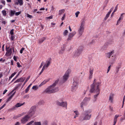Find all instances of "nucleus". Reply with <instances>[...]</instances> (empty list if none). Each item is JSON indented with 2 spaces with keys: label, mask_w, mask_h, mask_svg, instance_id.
I'll use <instances>...</instances> for the list:
<instances>
[{
  "label": "nucleus",
  "mask_w": 125,
  "mask_h": 125,
  "mask_svg": "<svg viewBox=\"0 0 125 125\" xmlns=\"http://www.w3.org/2000/svg\"><path fill=\"white\" fill-rule=\"evenodd\" d=\"M96 81V79H94L93 84L91 85V88L90 90V92L91 93L96 94L94 96V102L96 101L97 97L100 94V90L99 87L100 83L99 82H97Z\"/></svg>",
  "instance_id": "1"
},
{
  "label": "nucleus",
  "mask_w": 125,
  "mask_h": 125,
  "mask_svg": "<svg viewBox=\"0 0 125 125\" xmlns=\"http://www.w3.org/2000/svg\"><path fill=\"white\" fill-rule=\"evenodd\" d=\"M92 112L91 109H89L86 110L83 113L80 118V120L81 121L84 120H89L91 116V115H89V114Z\"/></svg>",
  "instance_id": "2"
},
{
  "label": "nucleus",
  "mask_w": 125,
  "mask_h": 125,
  "mask_svg": "<svg viewBox=\"0 0 125 125\" xmlns=\"http://www.w3.org/2000/svg\"><path fill=\"white\" fill-rule=\"evenodd\" d=\"M55 91V83L48 86L45 90L47 93L51 94L54 93Z\"/></svg>",
  "instance_id": "3"
},
{
  "label": "nucleus",
  "mask_w": 125,
  "mask_h": 125,
  "mask_svg": "<svg viewBox=\"0 0 125 125\" xmlns=\"http://www.w3.org/2000/svg\"><path fill=\"white\" fill-rule=\"evenodd\" d=\"M70 70H67L65 72L64 75L63 76L62 79V80L61 82L62 83H63L67 81L68 78L70 74Z\"/></svg>",
  "instance_id": "4"
},
{
  "label": "nucleus",
  "mask_w": 125,
  "mask_h": 125,
  "mask_svg": "<svg viewBox=\"0 0 125 125\" xmlns=\"http://www.w3.org/2000/svg\"><path fill=\"white\" fill-rule=\"evenodd\" d=\"M36 108V107L35 106H32L31 107L27 115L30 116V117L33 115L35 113Z\"/></svg>",
  "instance_id": "5"
},
{
  "label": "nucleus",
  "mask_w": 125,
  "mask_h": 125,
  "mask_svg": "<svg viewBox=\"0 0 125 125\" xmlns=\"http://www.w3.org/2000/svg\"><path fill=\"white\" fill-rule=\"evenodd\" d=\"M31 118L30 116L28 115H26L22 117L21 120V124H24L28 121L29 119Z\"/></svg>",
  "instance_id": "6"
},
{
  "label": "nucleus",
  "mask_w": 125,
  "mask_h": 125,
  "mask_svg": "<svg viewBox=\"0 0 125 125\" xmlns=\"http://www.w3.org/2000/svg\"><path fill=\"white\" fill-rule=\"evenodd\" d=\"M56 103L58 105L63 107H65L66 109H67V103L66 102H64L60 103L59 101H57Z\"/></svg>",
  "instance_id": "7"
},
{
  "label": "nucleus",
  "mask_w": 125,
  "mask_h": 125,
  "mask_svg": "<svg viewBox=\"0 0 125 125\" xmlns=\"http://www.w3.org/2000/svg\"><path fill=\"white\" fill-rule=\"evenodd\" d=\"M82 50H77L74 52V55L75 57L79 56L81 53Z\"/></svg>",
  "instance_id": "8"
},
{
  "label": "nucleus",
  "mask_w": 125,
  "mask_h": 125,
  "mask_svg": "<svg viewBox=\"0 0 125 125\" xmlns=\"http://www.w3.org/2000/svg\"><path fill=\"white\" fill-rule=\"evenodd\" d=\"M76 33V32L75 31L70 33L69 34L68 38L67 39V40L69 41L71 40Z\"/></svg>",
  "instance_id": "9"
},
{
  "label": "nucleus",
  "mask_w": 125,
  "mask_h": 125,
  "mask_svg": "<svg viewBox=\"0 0 125 125\" xmlns=\"http://www.w3.org/2000/svg\"><path fill=\"white\" fill-rule=\"evenodd\" d=\"M84 27L80 26V28L78 30L79 36H80L82 35L83 33L84 30Z\"/></svg>",
  "instance_id": "10"
},
{
  "label": "nucleus",
  "mask_w": 125,
  "mask_h": 125,
  "mask_svg": "<svg viewBox=\"0 0 125 125\" xmlns=\"http://www.w3.org/2000/svg\"><path fill=\"white\" fill-rule=\"evenodd\" d=\"M6 51L5 55L7 56H10L12 53V48L9 47L6 48Z\"/></svg>",
  "instance_id": "11"
},
{
  "label": "nucleus",
  "mask_w": 125,
  "mask_h": 125,
  "mask_svg": "<svg viewBox=\"0 0 125 125\" xmlns=\"http://www.w3.org/2000/svg\"><path fill=\"white\" fill-rule=\"evenodd\" d=\"M113 42L111 41L106 42L104 45L103 48L104 49H106L108 46L112 44Z\"/></svg>",
  "instance_id": "12"
},
{
  "label": "nucleus",
  "mask_w": 125,
  "mask_h": 125,
  "mask_svg": "<svg viewBox=\"0 0 125 125\" xmlns=\"http://www.w3.org/2000/svg\"><path fill=\"white\" fill-rule=\"evenodd\" d=\"M114 96V94L111 93L109 96V100L112 103L113 101Z\"/></svg>",
  "instance_id": "13"
},
{
  "label": "nucleus",
  "mask_w": 125,
  "mask_h": 125,
  "mask_svg": "<svg viewBox=\"0 0 125 125\" xmlns=\"http://www.w3.org/2000/svg\"><path fill=\"white\" fill-rule=\"evenodd\" d=\"M90 98H87V97H85L84 98V101L83 102H82V103H81V107L82 108H83V106L84 105H85V102H84V101H87L88 100H90Z\"/></svg>",
  "instance_id": "14"
},
{
  "label": "nucleus",
  "mask_w": 125,
  "mask_h": 125,
  "mask_svg": "<svg viewBox=\"0 0 125 125\" xmlns=\"http://www.w3.org/2000/svg\"><path fill=\"white\" fill-rule=\"evenodd\" d=\"M114 51H112L111 52L107 53L106 54V57L109 58H110L111 56L114 53Z\"/></svg>",
  "instance_id": "15"
},
{
  "label": "nucleus",
  "mask_w": 125,
  "mask_h": 125,
  "mask_svg": "<svg viewBox=\"0 0 125 125\" xmlns=\"http://www.w3.org/2000/svg\"><path fill=\"white\" fill-rule=\"evenodd\" d=\"M25 79V77H21L19 79H18L17 80L15 81L14 82V83H18L19 82H23Z\"/></svg>",
  "instance_id": "16"
},
{
  "label": "nucleus",
  "mask_w": 125,
  "mask_h": 125,
  "mask_svg": "<svg viewBox=\"0 0 125 125\" xmlns=\"http://www.w3.org/2000/svg\"><path fill=\"white\" fill-rule=\"evenodd\" d=\"M18 2L15 1V4L16 5H18L19 4L20 5H22L23 4V0H17Z\"/></svg>",
  "instance_id": "17"
},
{
  "label": "nucleus",
  "mask_w": 125,
  "mask_h": 125,
  "mask_svg": "<svg viewBox=\"0 0 125 125\" xmlns=\"http://www.w3.org/2000/svg\"><path fill=\"white\" fill-rule=\"evenodd\" d=\"M24 103L22 104L21 103H17L12 108L13 109H14L15 108V107L18 108L20 107L22 105L24 104Z\"/></svg>",
  "instance_id": "18"
},
{
  "label": "nucleus",
  "mask_w": 125,
  "mask_h": 125,
  "mask_svg": "<svg viewBox=\"0 0 125 125\" xmlns=\"http://www.w3.org/2000/svg\"><path fill=\"white\" fill-rule=\"evenodd\" d=\"M121 65L119 64L116 67L115 74L117 73H118V72L119 71L120 69L121 68Z\"/></svg>",
  "instance_id": "19"
},
{
  "label": "nucleus",
  "mask_w": 125,
  "mask_h": 125,
  "mask_svg": "<svg viewBox=\"0 0 125 125\" xmlns=\"http://www.w3.org/2000/svg\"><path fill=\"white\" fill-rule=\"evenodd\" d=\"M49 80V79H47L44 80L43 82H42L40 84L39 86L41 87L42 85L45 84L47 82H48Z\"/></svg>",
  "instance_id": "20"
},
{
  "label": "nucleus",
  "mask_w": 125,
  "mask_h": 125,
  "mask_svg": "<svg viewBox=\"0 0 125 125\" xmlns=\"http://www.w3.org/2000/svg\"><path fill=\"white\" fill-rule=\"evenodd\" d=\"M119 116V115H115L114 120V124L113 125H115L117 122V119Z\"/></svg>",
  "instance_id": "21"
},
{
  "label": "nucleus",
  "mask_w": 125,
  "mask_h": 125,
  "mask_svg": "<svg viewBox=\"0 0 125 125\" xmlns=\"http://www.w3.org/2000/svg\"><path fill=\"white\" fill-rule=\"evenodd\" d=\"M50 62L49 61H46V63L43 67L45 66V69L47 68L50 65Z\"/></svg>",
  "instance_id": "22"
},
{
  "label": "nucleus",
  "mask_w": 125,
  "mask_h": 125,
  "mask_svg": "<svg viewBox=\"0 0 125 125\" xmlns=\"http://www.w3.org/2000/svg\"><path fill=\"white\" fill-rule=\"evenodd\" d=\"M77 88V86H72V87L71 90L72 92H75L76 91Z\"/></svg>",
  "instance_id": "23"
},
{
  "label": "nucleus",
  "mask_w": 125,
  "mask_h": 125,
  "mask_svg": "<svg viewBox=\"0 0 125 125\" xmlns=\"http://www.w3.org/2000/svg\"><path fill=\"white\" fill-rule=\"evenodd\" d=\"M81 22L80 26L84 27V25L85 23V20L84 19H82L81 21Z\"/></svg>",
  "instance_id": "24"
},
{
  "label": "nucleus",
  "mask_w": 125,
  "mask_h": 125,
  "mask_svg": "<svg viewBox=\"0 0 125 125\" xmlns=\"http://www.w3.org/2000/svg\"><path fill=\"white\" fill-rule=\"evenodd\" d=\"M16 92H15L9 98L7 99V100L6 101V102H8L12 98V97L14 95Z\"/></svg>",
  "instance_id": "25"
},
{
  "label": "nucleus",
  "mask_w": 125,
  "mask_h": 125,
  "mask_svg": "<svg viewBox=\"0 0 125 125\" xmlns=\"http://www.w3.org/2000/svg\"><path fill=\"white\" fill-rule=\"evenodd\" d=\"M30 76H29L26 79L25 82L22 85V86L21 87V88H22L23 86H24L27 82L28 81V80H29V79H30Z\"/></svg>",
  "instance_id": "26"
},
{
  "label": "nucleus",
  "mask_w": 125,
  "mask_h": 125,
  "mask_svg": "<svg viewBox=\"0 0 125 125\" xmlns=\"http://www.w3.org/2000/svg\"><path fill=\"white\" fill-rule=\"evenodd\" d=\"M45 40V38L44 37H43L40 39L39 40V42L40 43H42Z\"/></svg>",
  "instance_id": "27"
},
{
  "label": "nucleus",
  "mask_w": 125,
  "mask_h": 125,
  "mask_svg": "<svg viewBox=\"0 0 125 125\" xmlns=\"http://www.w3.org/2000/svg\"><path fill=\"white\" fill-rule=\"evenodd\" d=\"M21 84H17L15 87V88L11 92L10 94L11 93L13 92V91L15 90H16L21 85Z\"/></svg>",
  "instance_id": "28"
},
{
  "label": "nucleus",
  "mask_w": 125,
  "mask_h": 125,
  "mask_svg": "<svg viewBox=\"0 0 125 125\" xmlns=\"http://www.w3.org/2000/svg\"><path fill=\"white\" fill-rule=\"evenodd\" d=\"M15 10H11L10 11V16H13L15 14Z\"/></svg>",
  "instance_id": "29"
},
{
  "label": "nucleus",
  "mask_w": 125,
  "mask_h": 125,
  "mask_svg": "<svg viewBox=\"0 0 125 125\" xmlns=\"http://www.w3.org/2000/svg\"><path fill=\"white\" fill-rule=\"evenodd\" d=\"M27 125H34V121H31L28 123L26 124Z\"/></svg>",
  "instance_id": "30"
},
{
  "label": "nucleus",
  "mask_w": 125,
  "mask_h": 125,
  "mask_svg": "<svg viewBox=\"0 0 125 125\" xmlns=\"http://www.w3.org/2000/svg\"><path fill=\"white\" fill-rule=\"evenodd\" d=\"M32 85V83H31L30 85L27 87V88L25 90V92L27 93L29 91L30 88V87Z\"/></svg>",
  "instance_id": "31"
},
{
  "label": "nucleus",
  "mask_w": 125,
  "mask_h": 125,
  "mask_svg": "<svg viewBox=\"0 0 125 125\" xmlns=\"http://www.w3.org/2000/svg\"><path fill=\"white\" fill-rule=\"evenodd\" d=\"M65 50V49L64 48H62L61 50H60L59 52V53L60 54H62L64 53V51Z\"/></svg>",
  "instance_id": "32"
},
{
  "label": "nucleus",
  "mask_w": 125,
  "mask_h": 125,
  "mask_svg": "<svg viewBox=\"0 0 125 125\" xmlns=\"http://www.w3.org/2000/svg\"><path fill=\"white\" fill-rule=\"evenodd\" d=\"M110 14V13L109 12H108L107 13L105 17V18H104V20H106V19L108 18Z\"/></svg>",
  "instance_id": "33"
},
{
  "label": "nucleus",
  "mask_w": 125,
  "mask_h": 125,
  "mask_svg": "<svg viewBox=\"0 0 125 125\" xmlns=\"http://www.w3.org/2000/svg\"><path fill=\"white\" fill-rule=\"evenodd\" d=\"M34 125H41V123L40 122H34Z\"/></svg>",
  "instance_id": "34"
},
{
  "label": "nucleus",
  "mask_w": 125,
  "mask_h": 125,
  "mask_svg": "<svg viewBox=\"0 0 125 125\" xmlns=\"http://www.w3.org/2000/svg\"><path fill=\"white\" fill-rule=\"evenodd\" d=\"M112 57H113L112 60V62H111V64H113L115 62V59L116 57L115 56H112Z\"/></svg>",
  "instance_id": "35"
},
{
  "label": "nucleus",
  "mask_w": 125,
  "mask_h": 125,
  "mask_svg": "<svg viewBox=\"0 0 125 125\" xmlns=\"http://www.w3.org/2000/svg\"><path fill=\"white\" fill-rule=\"evenodd\" d=\"M64 9H62L59 10V15H61L62 14L64 13Z\"/></svg>",
  "instance_id": "36"
},
{
  "label": "nucleus",
  "mask_w": 125,
  "mask_h": 125,
  "mask_svg": "<svg viewBox=\"0 0 125 125\" xmlns=\"http://www.w3.org/2000/svg\"><path fill=\"white\" fill-rule=\"evenodd\" d=\"M16 73L14 72V73H12L10 77H9V80H10L16 74Z\"/></svg>",
  "instance_id": "37"
},
{
  "label": "nucleus",
  "mask_w": 125,
  "mask_h": 125,
  "mask_svg": "<svg viewBox=\"0 0 125 125\" xmlns=\"http://www.w3.org/2000/svg\"><path fill=\"white\" fill-rule=\"evenodd\" d=\"M32 89L35 90H36L38 88V86L34 85L33 86L32 88Z\"/></svg>",
  "instance_id": "38"
},
{
  "label": "nucleus",
  "mask_w": 125,
  "mask_h": 125,
  "mask_svg": "<svg viewBox=\"0 0 125 125\" xmlns=\"http://www.w3.org/2000/svg\"><path fill=\"white\" fill-rule=\"evenodd\" d=\"M78 83H76V82L74 81L73 83V86H77Z\"/></svg>",
  "instance_id": "39"
},
{
  "label": "nucleus",
  "mask_w": 125,
  "mask_h": 125,
  "mask_svg": "<svg viewBox=\"0 0 125 125\" xmlns=\"http://www.w3.org/2000/svg\"><path fill=\"white\" fill-rule=\"evenodd\" d=\"M2 12L4 16H5L6 15V12L5 10H3L2 11Z\"/></svg>",
  "instance_id": "40"
},
{
  "label": "nucleus",
  "mask_w": 125,
  "mask_h": 125,
  "mask_svg": "<svg viewBox=\"0 0 125 125\" xmlns=\"http://www.w3.org/2000/svg\"><path fill=\"white\" fill-rule=\"evenodd\" d=\"M74 81L76 82L77 83H78L79 81V79L78 78H74Z\"/></svg>",
  "instance_id": "41"
},
{
  "label": "nucleus",
  "mask_w": 125,
  "mask_h": 125,
  "mask_svg": "<svg viewBox=\"0 0 125 125\" xmlns=\"http://www.w3.org/2000/svg\"><path fill=\"white\" fill-rule=\"evenodd\" d=\"M68 32L67 30H66L64 31L63 34L65 36L67 35V33H68Z\"/></svg>",
  "instance_id": "42"
},
{
  "label": "nucleus",
  "mask_w": 125,
  "mask_h": 125,
  "mask_svg": "<svg viewBox=\"0 0 125 125\" xmlns=\"http://www.w3.org/2000/svg\"><path fill=\"white\" fill-rule=\"evenodd\" d=\"M122 19H123V18H121V17H120L119 19H118V21H117V25H118V23L120 22V21L121 19L122 20Z\"/></svg>",
  "instance_id": "43"
},
{
  "label": "nucleus",
  "mask_w": 125,
  "mask_h": 125,
  "mask_svg": "<svg viewBox=\"0 0 125 125\" xmlns=\"http://www.w3.org/2000/svg\"><path fill=\"white\" fill-rule=\"evenodd\" d=\"M52 16H51L48 17H46L45 18L46 19V20H47L48 19H52Z\"/></svg>",
  "instance_id": "44"
},
{
  "label": "nucleus",
  "mask_w": 125,
  "mask_h": 125,
  "mask_svg": "<svg viewBox=\"0 0 125 125\" xmlns=\"http://www.w3.org/2000/svg\"><path fill=\"white\" fill-rule=\"evenodd\" d=\"M27 17L29 18L30 19H31L32 18V16L29 14H26Z\"/></svg>",
  "instance_id": "45"
},
{
  "label": "nucleus",
  "mask_w": 125,
  "mask_h": 125,
  "mask_svg": "<svg viewBox=\"0 0 125 125\" xmlns=\"http://www.w3.org/2000/svg\"><path fill=\"white\" fill-rule=\"evenodd\" d=\"M48 122L46 120L45 121L43 122V124L44 125H47Z\"/></svg>",
  "instance_id": "46"
},
{
  "label": "nucleus",
  "mask_w": 125,
  "mask_h": 125,
  "mask_svg": "<svg viewBox=\"0 0 125 125\" xmlns=\"http://www.w3.org/2000/svg\"><path fill=\"white\" fill-rule=\"evenodd\" d=\"M21 13V11L15 12V15L16 16H18Z\"/></svg>",
  "instance_id": "47"
},
{
  "label": "nucleus",
  "mask_w": 125,
  "mask_h": 125,
  "mask_svg": "<svg viewBox=\"0 0 125 125\" xmlns=\"http://www.w3.org/2000/svg\"><path fill=\"white\" fill-rule=\"evenodd\" d=\"M118 4H117L116 6H115V9L114 10V12H115V11H116L117 10V9H118Z\"/></svg>",
  "instance_id": "48"
},
{
  "label": "nucleus",
  "mask_w": 125,
  "mask_h": 125,
  "mask_svg": "<svg viewBox=\"0 0 125 125\" xmlns=\"http://www.w3.org/2000/svg\"><path fill=\"white\" fill-rule=\"evenodd\" d=\"M25 50V48H22L20 50V52L21 53V54L23 52V51Z\"/></svg>",
  "instance_id": "49"
},
{
  "label": "nucleus",
  "mask_w": 125,
  "mask_h": 125,
  "mask_svg": "<svg viewBox=\"0 0 125 125\" xmlns=\"http://www.w3.org/2000/svg\"><path fill=\"white\" fill-rule=\"evenodd\" d=\"M45 69V66L43 67L41 71L39 73L40 75L42 73Z\"/></svg>",
  "instance_id": "50"
},
{
  "label": "nucleus",
  "mask_w": 125,
  "mask_h": 125,
  "mask_svg": "<svg viewBox=\"0 0 125 125\" xmlns=\"http://www.w3.org/2000/svg\"><path fill=\"white\" fill-rule=\"evenodd\" d=\"M80 13V12L79 11H78L77 12L75 13V14L76 15V17H77L78 16V15Z\"/></svg>",
  "instance_id": "51"
},
{
  "label": "nucleus",
  "mask_w": 125,
  "mask_h": 125,
  "mask_svg": "<svg viewBox=\"0 0 125 125\" xmlns=\"http://www.w3.org/2000/svg\"><path fill=\"white\" fill-rule=\"evenodd\" d=\"M18 58V57L16 56H14L13 57V58L14 60L16 61H17V59Z\"/></svg>",
  "instance_id": "52"
},
{
  "label": "nucleus",
  "mask_w": 125,
  "mask_h": 125,
  "mask_svg": "<svg viewBox=\"0 0 125 125\" xmlns=\"http://www.w3.org/2000/svg\"><path fill=\"white\" fill-rule=\"evenodd\" d=\"M13 30V29H12L10 31V33L11 35H13L14 34Z\"/></svg>",
  "instance_id": "53"
},
{
  "label": "nucleus",
  "mask_w": 125,
  "mask_h": 125,
  "mask_svg": "<svg viewBox=\"0 0 125 125\" xmlns=\"http://www.w3.org/2000/svg\"><path fill=\"white\" fill-rule=\"evenodd\" d=\"M93 77V74L89 73V79H91Z\"/></svg>",
  "instance_id": "54"
},
{
  "label": "nucleus",
  "mask_w": 125,
  "mask_h": 125,
  "mask_svg": "<svg viewBox=\"0 0 125 125\" xmlns=\"http://www.w3.org/2000/svg\"><path fill=\"white\" fill-rule=\"evenodd\" d=\"M74 112L75 113L76 115H79V113L78 111H75Z\"/></svg>",
  "instance_id": "55"
},
{
  "label": "nucleus",
  "mask_w": 125,
  "mask_h": 125,
  "mask_svg": "<svg viewBox=\"0 0 125 125\" xmlns=\"http://www.w3.org/2000/svg\"><path fill=\"white\" fill-rule=\"evenodd\" d=\"M17 67L20 68V67H21V66L20 65V63L18 62L17 63Z\"/></svg>",
  "instance_id": "56"
},
{
  "label": "nucleus",
  "mask_w": 125,
  "mask_h": 125,
  "mask_svg": "<svg viewBox=\"0 0 125 125\" xmlns=\"http://www.w3.org/2000/svg\"><path fill=\"white\" fill-rule=\"evenodd\" d=\"M65 17V14L63 15V16L61 18V20L62 21H63L64 20V18Z\"/></svg>",
  "instance_id": "57"
},
{
  "label": "nucleus",
  "mask_w": 125,
  "mask_h": 125,
  "mask_svg": "<svg viewBox=\"0 0 125 125\" xmlns=\"http://www.w3.org/2000/svg\"><path fill=\"white\" fill-rule=\"evenodd\" d=\"M93 70L90 69V70L89 71V73L93 74Z\"/></svg>",
  "instance_id": "58"
},
{
  "label": "nucleus",
  "mask_w": 125,
  "mask_h": 125,
  "mask_svg": "<svg viewBox=\"0 0 125 125\" xmlns=\"http://www.w3.org/2000/svg\"><path fill=\"white\" fill-rule=\"evenodd\" d=\"M111 65H110V66H109L108 68V70H107V73H108L109 72V70L110 69V68H111Z\"/></svg>",
  "instance_id": "59"
},
{
  "label": "nucleus",
  "mask_w": 125,
  "mask_h": 125,
  "mask_svg": "<svg viewBox=\"0 0 125 125\" xmlns=\"http://www.w3.org/2000/svg\"><path fill=\"white\" fill-rule=\"evenodd\" d=\"M14 37L13 35H11L10 39L11 40H13L14 39Z\"/></svg>",
  "instance_id": "60"
},
{
  "label": "nucleus",
  "mask_w": 125,
  "mask_h": 125,
  "mask_svg": "<svg viewBox=\"0 0 125 125\" xmlns=\"http://www.w3.org/2000/svg\"><path fill=\"white\" fill-rule=\"evenodd\" d=\"M59 89L58 87H56L55 88V92L58 91L59 90Z\"/></svg>",
  "instance_id": "61"
},
{
  "label": "nucleus",
  "mask_w": 125,
  "mask_h": 125,
  "mask_svg": "<svg viewBox=\"0 0 125 125\" xmlns=\"http://www.w3.org/2000/svg\"><path fill=\"white\" fill-rule=\"evenodd\" d=\"M113 9H114V7H112L110 9V11L108 12H109L110 13H111V12L113 10Z\"/></svg>",
  "instance_id": "62"
},
{
  "label": "nucleus",
  "mask_w": 125,
  "mask_h": 125,
  "mask_svg": "<svg viewBox=\"0 0 125 125\" xmlns=\"http://www.w3.org/2000/svg\"><path fill=\"white\" fill-rule=\"evenodd\" d=\"M125 119V117L124 116V117H122L121 119L120 120L122 121H123V120H124Z\"/></svg>",
  "instance_id": "63"
},
{
  "label": "nucleus",
  "mask_w": 125,
  "mask_h": 125,
  "mask_svg": "<svg viewBox=\"0 0 125 125\" xmlns=\"http://www.w3.org/2000/svg\"><path fill=\"white\" fill-rule=\"evenodd\" d=\"M20 123L19 122H16L14 124V125H20Z\"/></svg>",
  "instance_id": "64"
}]
</instances>
